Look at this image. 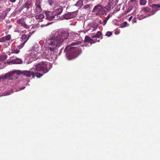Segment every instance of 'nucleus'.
<instances>
[{"instance_id":"8","label":"nucleus","mask_w":160,"mask_h":160,"mask_svg":"<svg viewBox=\"0 0 160 160\" xmlns=\"http://www.w3.org/2000/svg\"><path fill=\"white\" fill-rule=\"evenodd\" d=\"M46 19L49 21L53 20L55 18L54 15H53V12L50 11H45Z\"/></svg>"},{"instance_id":"1","label":"nucleus","mask_w":160,"mask_h":160,"mask_svg":"<svg viewBox=\"0 0 160 160\" xmlns=\"http://www.w3.org/2000/svg\"><path fill=\"white\" fill-rule=\"evenodd\" d=\"M83 42H75L72 43L70 45H68L67 46L65 49V51L67 52V56L69 60L78 57L82 52V50L79 47L73 46H77L80 44L82 46H89L91 45L92 43H94L95 42L94 41H83Z\"/></svg>"},{"instance_id":"32","label":"nucleus","mask_w":160,"mask_h":160,"mask_svg":"<svg viewBox=\"0 0 160 160\" xmlns=\"http://www.w3.org/2000/svg\"><path fill=\"white\" fill-rule=\"evenodd\" d=\"M52 22H48L46 24H44L43 25H41V27H43L44 26H46L49 25L52 23Z\"/></svg>"},{"instance_id":"9","label":"nucleus","mask_w":160,"mask_h":160,"mask_svg":"<svg viewBox=\"0 0 160 160\" xmlns=\"http://www.w3.org/2000/svg\"><path fill=\"white\" fill-rule=\"evenodd\" d=\"M76 16L74 12H68L63 16V18L66 19L72 18Z\"/></svg>"},{"instance_id":"50","label":"nucleus","mask_w":160,"mask_h":160,"mask_svg":"<svg viewBox=\"0 0 160 160\" xmlns=\"http://www.w3.org/2000/svg\"><path fill=\"white\" fill-rule=\"evenodd\" d=\"M98 42H99V41H100L98 40Z\"/></svg>"},{"instance_id":"14","label":"nucleus","mask_w":160,"mask_h":160,"mask_svg":"<svg viewBox=\"0 0 160 160\" xmlns=\"http://www.w3.org/2000/svg\"><path fill=\"white\" fill-rule=\"evenodd\" d=\"M117 2V0H109L108 5L110 7L114 4L115 5Z\"/></svg>"},{"instance_id":"23","label":"nucleus","mask_w":160,"mask_h":160,"mask_svg":"<svg viewBox=\"0 0 160 160\" xmlns=\"http://www.w3.org/2000/svg\"><path fill=\"white\" fill-rule=\"evenodd\" d=\"M11 37L10 35H8L6 37H3L2 40H10L11 39Z\"/></svg>"},{"instance_id":"20","label":"nucleus","mask_w":160,"mask_h":160,"mask_svg":"<svg viewBox=\"0 0 160 160\" xmlns=\"http://www.w3.org/2000/svg\"><path fill=\"white\" fill-rule=\"evenodd\" d=\"M76 5L77 6L81 7L83 5V3L82 0H79Z\"/></svg>"},{"instance_id":"22","label":"nucleus","mask_w":160,"mask_h":160,"mask_svg":"<svg viewBox=\"0 0 160 160\" xmlns=\"http://www.w3.org/2000/svg\"><path fill=\"white\" fill-rule=\"evenodd\" d=\"M44 17V15L42 14H40L36 16L35 18L37 19H42Z\"/></svg>"},{"instance_id":"16","label":"nucleus","mask_w":160,"mask_h":160,"mask_svg":"<svg viewBox=\"0 0 160 160\" xmlns=\"http://www.w3.org/2000/svg\"><path fill=\"white\" fill-rule=\"evenodd\" d=\"M7 15V13L6 12H3L2 14H0V18L2 20H4L5 17Z\"/></svg>"},{"instance_id":"33","label":"nucleus","mask_w":160,"mask_h":160,"mask_svg":"<svg viewBox=\"0 0 160 160\" xmlns=\"http://www.w3.org/2000/svg\"><path fill=\"white\" fill-rule=\"evenodd\" d=\"M48 2L50 5H52L53 3V0H48Z\"/></svg>"},{"instance_id":"5","label":"nucleus","mask_w":160,"mask_h":160,"mask_svg":"<svg viewBox=\"0 0 160 160\" xmlns=\"http://www.w3.org/2000/svg\"><path fill=\"white\" fill-rule=\"evenodd\" d=\"M48 65V62H41L39 63H38L37 64H36L35 66V69L37 71H42L43 72V74H41L39 72H36L35 73H34H34L35 74L36 73H40L42 76H41L39 78L42 76L45 73L48 72L49 69L47 68V65ZM32 69H31L29 71H31L32 72ZM37 77V76H36Z\"/></svg>"},{"instance_id":"19","label":"nucleus","mask_w":160,"mask_h":160,"mask_svg":"<svg viewBox=\"0 0 160 160\" xmlns=\"http://www.w3.org/2000/svg\"><path fill=\"white\" fill-rule=\"evenodd\" d=\"M142 9V11H144L146 12H149L151 10V9L148 7L143 8Z\"/></svg>"},{"instance_id":"25","label":"nucleus","mask_w":160,"mask_h":160,"mask_svg":"<svg viewBox=\"0 0 160 160\" xmlns=\"http://www.w3.org/2000/svg\"><path fill=\"white\" fill-rule=\"evenodd\" d=\"M147 17V16H144L143 15H141L139 16V15H138L137 17V18L139 20H141L143 18Z\"/></svg>"},{"instance_id":"36","label":"nucleus","mask_w":160,"mask_h":160,"mask_svg":"<svg viewBox=\"0 0 160 160\" xmlns=\"http://www.w3.org/2000/svg\"><path fill=\"white\" fill-rule=\"evenodd\" d=\"M27 38V36L25 34H23L22 35L21 38L22 39H24Z\"/></svg>"},{"instance_id":"41","label":"nucleus","mask_w":160,"mask_h":160,"mask_svg":"<svg viewBox=\"0 0 160 160\" xmlns=\"http://www.w3.org/2000/svg\"><path fill=\"white\" fill-rule=\"evenodd\" d=\"M10 10H11V8H7L6 9V11L5 12H6L7 13V12H9Z\"/></svg>"},{"instance_id":"42","label":"nucleus","mask_w":160,"mask_h":160,"mask_svg":"<svg viewBox=\"0 0 160 160\" xmlns=\"http://www.w3.org/2000/svg\"><path fill=\"white\" fill-rule=\"evenodd\" d=\"M132 21L133 22H136V18H134L132 20Z\"/></svg>"},{"instance_id":"3","label":"nucleus","mask_w":160,"mask_h":160,"mask_svg":"<svg viewBox=\"0 0 160 160\" xmlns=\"http://www.w3.org/2000/svg\"><path fill=\"white\" fill-rule=\"evenodd\" d=\"M63 41H50V42L48 43V48L43 51V54L46 56L50 55L52 52L56 48L61 45Z\"/></svg>"},{"instance_id":"26","label":"nucleus","mask_w":160,"mask_h":160,"mask_svg":"<svg viewBox=\"0 0 160 160\" xmlns=\"http://www.w3.org/2000/svg\"><path fill=\"white\" fill-rule=\"evenodd\" d=\"M146 3V1L145 0H140V3L141 5H145Z\"/></svg>"},{"instance_id":"45","label":"nucleus","mask_w":160,"mask_h":160,"mask_svg":"<svg viewBox=\"0 0 160 160\" xmlns=\"http://www.w3.org/2000/svg\"><path fill=\"white\" fill-rule=\"evenodd\" d=\"M132 16H131V17H130L129 18V19H128V20H129V21H131V20L132 19Z\"/></svg>"},{"instance_id":"31","label":"nucleus","mask_w":160,"mask_h":160,"mask_svg":"<svg viewBox=\"0 0 160 160\" xmlns=\"http://www.w3.org/2000/svg\"><path fill=\"white\" fill-rule=\"evenodd\" d=\"M112 34V32H111L109 31L107 32L105 34V36H107L108 37H109Z\"/></svg>"},{"instance_id":"38","label":"nucleus","mask_w":160,"mask_h":160,"mask_svg":"<svg viewBox=\"0 0 160 160\" xmlns=\"http://www.w3.org/2000/svg\"><path fill=\"white\" fill-rule=\"evenodd\" d=\"M98 24H94L93 25L92 28H94L95 29H96L98 28Z\"/></svg>"},{"instance_id":"13","label":"nucleus","mask_w":160,"mask_h":160,"mask_svg":"<svg viewBox=\"0 0 160 160\" xmlns=\"http://www.w3.org/2000/svg\"><path fill=\"white\" fill-rule=\"evenodd\" d=\"M11 62L12 64H19L22 63V61L21 59L17 58L15 60L12 61ZM9 63H10V62Z\"/></svg>"},{"instance_id":"15","label":"nucleus","mask_w":160,"mask_h":160,"mask_svg":"<svg viewBox=\"0 0 160 160\" xmlns=\"http://www.w3.org/2000/svg\"><path fill=\"white\" fill-rule=\"evenodd\" d=\"M102 33L101 32L98 31L97 33L94 35H93L92 36V38H100L101 36H102Z\"/></svg>"},{"instance_id":"29","label":"nucleus","mask_w":160,"mask_h":160,"mask_svg":"<svg viewBox=\"0 0 160 160\" xmlns=\"http://www.w3.org/2000/svg\"><path fill=\"white\" fill-rule=\"evenodd\" d=\"M41 3V0H36L35 3V6L40 5Z\"/></svg>"},{"instance_id":"7","label":"nucleus","mask_w":160,"mask_h":160,"mask_svg":"<svg viewBox=\"0 0 160 160\" xmlns=\"http://www.w3.org/2000/svg\"><path fill=\"white\" fill-rule=\"evenodd\" d=\"M40 52V48L38 46H34L32 47L31 50V56L32 57L36 58L38 56V54Z\"/></svg>"},{"instance_id":"6","label":"nucleus","mask_w":160,"mask_h":160,"mask_svg":"<svg viewBox=\"0 0 160 160\" xmlns=\"http://www.w3.org/2000/svg\"><path fill=\"white\" fill-rule=\"evenodd\" d=\"M105 8L104 7H103L102 5L99 4H98L95 6L93 9L92 10V12H102L105 13H106V10H105ZM97 13H96V14Z\"/></svg>"},{"instance_id":"4","label":"nucleus","mask_w":160,"mask_h":160,"mask_svg":"<svg viewBox=\"0 0 160 160\" xmlns=\"http://www.w3.org/2000/svg\"><path fill=\"white\" fill-rule=\"evenodd\" d=\"M69 32L64 30L56 32L54 34L50 35L48 40H65L69 37Z\"/></svg>"},{"instance_id":"10","label":"nucleus","mask_w":160,"mask_h":160,"mask_svg":"<svg viewBox=\"0 0 160 160\" xmlns=\"http://www.w3.org/2000/svg\"><path fill=\"white\" fill-rule=\"evenodd\" d=\"M150 6L152 8L151 12H153L155 13L156 12L160 9V4H153Z\"/></svg>"},{"instance_id":"43","label":"nucleus","mask_w":160,"mask_h":160,"mask_svg":"<svg viewBox=\"0 0 160 160\" xmlns=\"http://www.w3.org/2000/svg\"><path fill=\"white\" fill-rule=\"evenodd\" d=\"M9 1L12 2H14L16 0H9Z\"/></svg>"},{"instance_id":"11","label":"nucleus","mask_w":160,"mask_h":160,"mask_svg":"<svg viewBox=\"0 0 160 160\" xmlns=\"http://www.w3.org/2000/svg\"><path fill=\"white\" fill-rule=\"evenodd\" d=\"M32 4L31 1H26L24 4L22 6V9L24 8H26L27 10H28L30 8L32 7Z\"/></svg>"},{"instance_id":"21","label":"nucleus","mask_w":160,"mask_h":160,"mask_svg":"<svg viewBox=\"0 0 160 160\" xmlns=\"http://www.w3.org/2000/svg\"><path fill=\"white\" fill-rule=\"evenodd\" d=\"M110 17V14H109L108 16L105 19L103 22L102 23H101L103 25H105L107 21L108 20Z\"/></svg>"},{"instance_id":"34","label":"nucleus","mask_w":160,"mask_h":160,"mask_svg":"<svg viewBox=\"0 0 160 160\" xmlns=\"http://www.w3.org/2000/svg\"><path fill=\"white\" fill-rule=\"evenodd\" d=\"M27 41H25V42H23L22 44L20 45L19 46V48H22L23 47V46H24L25 43Z\"/></svg>"},{"instance_id":"39","label":"nucleus","mask_w":160,"mask_h":160,"mask_svg":"<svg viewBox=\"0 0 160 160\" xmlns=\"http://www.w3.org/2000/svg\"><path fill=\"white\" fill-rule=\"evenodd\" d=\"M154 14H155L154 13L151 12V11L150 12L149 14H148V16H147V17H148V16H150L151 15H153Z\"/></svg>"},{"instance_id":"30","label":"nucleus","mask_w":160,"mask_h":160,"mask_svg":"<svg viewBox=\"0 0 160 160\" xmlns=\"http://www.w3.org/2000/svg\"><path fill=\"white\" fill-rule=\"evenodd\" d=\"M127 23L126 22H123L122 24L121 25V27L123 28L125 27L126 26Z\"/></svg>"},{"instance_id":"35","label":"nucleus","mask_w":160,"mask_h":160,"mask_svg":"<svg viewBox=\"0 0 160 160\" xmlns=\"http://www.w3.org/2000/svg\"><path fill=\"white\" fill-rule=\"evenodd\" d=\"M90 6L89 4L85 5L84 7L83 8H84L85 9L89 8H90Z\"/></svg>"},{"instance_id":"48","label":"nucleus","mask_w":160,"mask_h":160,"mask_svg":"<svg viewBox=\"0 0 160 160\" xmlns=\"http://www.w3.org/2000/svg\"><path fill=\"white\" fill-rule=\"evenodd\" d=\"M29 37H28V38H27V39L26 40H28V39H29Z\"/></svg>"},{"instance_id":"46","label":"nucleus","mask_w":160,"mask_h":160,"mask_svg":"<svg viewBox=\"0 0 160 160\" xmlns=\"http://www.w3.org/2000/svg\"><path fill=\"white\" fill-rule=\"evenodd\" d=\"M132 9V8L131 7H129L128 9V11H130L131 10V9Z\"/></svg>"},{"instance_id":"47","label":"nucleus","mask_w":160,"mask_h":160,"mask_svg":"<svg viewBox=\"0 0 160 160\" xmlns=\"http://www.w3.org/2000/svg\"><path fill=\"white\" fill-rule=\"evenodd\" d=\"M131 1L132 2H134V1H135V0H131Z\"/></svg>"},{"instance_id":"24","label":"nucleus","mask_w":160,"mask_h":160,"mask_svg":"<svg viewBox=\"0 0 160 160\" xmlns=\"http://www.w3.org/2000/svg\"><path fill=\"white\" fill-rule=\"evenodd\" d=\"M22 26L25 28L26 29H28L29 28L30 26H29L27 25L25 22H23L21 23Z\"/></svg>"},{"instance_id":"37","label":"nucleus","mask_w":160,"mask_h":160,"mask_svg":"<svg viewBox=\"0 0 160 160\" xmlns=\"http://www.w3.org/2000/svg\"><path fill=\"white\" fill-rule=\"evenodd\" d=\"M87 39H88V40H93L92 39L90 38L88 36H86V37H85V38L84 40H87Z\"/></svg>"},{"instance_id":"12","label":"nucleus","mask_w":160,"mask_h":160,"mask_svg":"<svg viewBox=\"0 0 160 160\" xmlns=\"http://www.w3.org/2000/svg\"><path fill=\"white\" fill-rule=\"evenodd\" d=\"M63 8L62 7L56 9L55 11L52 12L53 15L54 16H58L62 12Z\"/></svg>"},{"instance_id":"18","label":"nucleus","mask_w":160,"mask_h":160,"mask_svg":"<svg viewBox=\"0 0 160 160\" xmlns=\"http://www.w3.org/2000/svg\"><path fill=\"white\" fill-rule=\"evenodd\" d=\"M7 58V56L4 55H2L0 56V62L5 60Z\"/></svg>"},{"instance_id":"28","label":"nucleus","mask_w":160,"mask_h":160,"mask_svg":"<svg viewBox=\"0 0 160 160\" xmlns=\"http://www.w3.org/2000/svg\"><path fill=\"white\" fill-rule=\"evenodd\" d=\"M19 50H18L17 49H14L13 50H12V52H11L12 53H18L19 52Z\"/></svg>"},{"instance_id":"49","label":"nucleus","mask_w":160,"mask_h":160,"mask_svg":"<svg viewBox=\"0 0 160 160\" xmlns=\"http://www.w3.org/2000/svg\"><path fill=\"white\" fill-rule=\"evenodd\" d=\"M4 41V40H3V41H0V42H3Z\"/></svg>"},{"instance_id":"2","label":"nucleus","mask_w":160,"mask_h":160,"mask_svg":"<svg viewBox=\"0 0 160 160\" xmlns=\"http://www.w3.org/2000/svg\"><path fill=\"white\" fill-rule=\"evenodd\" d=\"M16 74L17 75L21 74H23L29 78H30L32 76L33 78H34L35 76L38 77H40L42 76L40 73H36L34 74L31 71H21L20 70L14 71L13 72H9L6 73L5 74V76L6 79L12 80L13 78L12 77L14 76V74Z\"/></svg>"},{"instance_id":"27","label":"nucleus","mask_w":160,"mask_h":160,"mask_svg":"<svg viewBox=\"0 0 160 160\" xmlns=\"http://www.w3.org/2000/svg\"><path fill=\"white\" fill-rule=\"evenodd\" d=\"M5 80H6L5 75L3 76H0V81H3Z\"/></svg>"},{"instance_id":"17","label":"nucleus","mask_w":160,"mask_h":160,"mask_svg":"<svg viewBox=\"0 0 160 160\" xmlns=\"http://www.w3.org/2000/svg\"><path fill=\"white\" fill-rule=\"evenodd\" d=\"M36 12L37 13H39L41 12L42 11V9L40 5H36Z\"/></svg>"},{"instance_id":"44","label":"nucleus","mask_w":160,"mask_h":160,"mask_svg":"<svg viewBox=\"0 0 160 160\" xmlns=\"http://www.w3.org/2000/svg\"><path fill=\"white\" fill-rule=\"evenodd\" d=\"M25 86H24L23 87H22V88H20V90H23V89H25Z\"/></svg>"},{"instance_id":"40","label":"nucleus","mask_w":160,"mask_h":160,"mask_svg":"<svg viewBox=\"0 0 160 160\" xmlns=\"http://www.w3.org/2000/svg\"><path fill=\"white\" fill-rule=\"evenodd\" d=\"M83 4L84 3L85 4L87 2H88V0H82Z\"/></svg>"}]
</instances>
